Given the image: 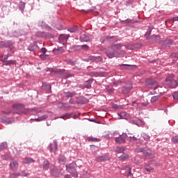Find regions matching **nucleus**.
Here are the masks:
<instances>
[{
	"mask_svg": "<svg viewBox=\"0 0 178 178\" xmlns=\"http://www.w3.org/2000/svg\"><path fill=\"white\" fill-rule=\"evenodd\" d=\"M42 168L44 170H47L49 168V162L47 160H44L42 164Z\"/></svg>",
	"mask_w": 178,
	"mask_h": 178,
	"instance_id": "2f4dec72",
	"label": "nucleus"
},
{
	"mask_svg": "<svg viewBox=\"0 0 178 178\" xmlns=\"http://www.w3.org/2000/svg\"><path fill=\"white\" fill-rule=\"evenodd\" d=\"M64 95L66 97V98H72V97H74V95H76V92L68 91L65 92Z\"/></svg>",
	"mask_w": 178,
	"mask_h": 178,
	"instance_id": "5701e85b",
	"label": "nucleus"
},
{
	"mask_svg": "<svg viewBox=\"0 0 178 178\" xmlns=\"http://www.w3.org/2000/svg\"><path fill=\"white\" fill-rule=\"evenodd\" d=\"M172 97H173L174 99H177V98H178L177 92H174L173 95H172Z\"/></svg>",
	"mask_w": 178,
	"mask_h": 178,
	"instance_id": "6e6d98bb",
	"label": "nucleus"
},
{
	"mask_svg": "<svg viewBox=\"0 0 178 178\" xmlns=\"http://www.w3.org/2000/svg\"><path fill=\"white\" fill-rule=\"evenodd\" d=\"M4 48H8V49H13L15 48V46H13V43L10 40L4 41Z\"/></svg>",
	"mask_w": 178,
	"mask_h": 178,
	"instance_id": "9b49d317",
	"label": "nucleus"
},
{
	"mask_svg": "<svg viewBox=\"0 0 178 178\" xmlns=\"http://www.w3.org/2000/svg\"><path fill=\"white\" fill-rule=\"evenodd\" d=\"M129 123L131 124H136L138 127H143L145 125V122L142 120H130Z\"/></svg>",
	"mask_w": 178,
	"mask_h": 178,
	"instance_id": "423d86ee",
	"label": "nucleus"
},
{
	"mask_svg": "<svg viewBox=\"0 0 178 178\" xmlns=\"http://www.w3.org/2000/svg\"><path fill=\"white\" fill-rule=\"evenodd\" d=\"M41 52L42 53V54L40 55V57L42 58V56H44L45 54H47V49H45L44 47L42 48Z\"/></svg>",
	"mask_w": 178,
	"mask_h": 178,
	"instance_id": "de8ad7c7",
	"label": "nucleus"
},
{
	"mask_svg": "<svg viewBox=\"0 0 178 178\" xmlns=\"http://www.w3.org/2000/svg\"><path fill=\"white\" fill-rule=\"evenodd\" d=\"M38 26H40V27H42V29H44V30H47V31H51V30H52V28L48 26V24H47V23L43 21L39 22Z\"/></svg>",
	"mask_w": 178,
	"mask_h": 178,
	"instance_id": "9d476101",
	"label": "nucleus"
},
{
	"mask_svg": "<svg viewBox=\"0 0 178 178\" xmlns=\"http://www.w3.org/2000/svg\"><path fill=\"white\" fill-rule=\"evenodd\" d=\"M50 171L52 176H54V177H59L60 174L59 172H58V170H56V168H54V169L51 168Z\"/></svg>",
	"mask_w": 178,
	"mask_h": 178,
	"instance_id": "aec40b11",
	"label": "nucleus"
},
{
	"mask_svg": "<svg viewBox=\"0 0 178 178\" xmlns=\"http://www.w3.org/2000/svg\"><path fill=\"white\" fill-rule=\"evenodd\" d=\"M58 163L60 165H65L66 163V157H65V156H60L58 158Z\"/></svg>",
	"mask_w": 178,
	"mask_h": 178,
	"instance_id": "b1692460",
	"label": "nucleus"
},
{
	"mask_svg": "<svg viewBox=\"0 0 178 178\" xmlns=\"http://www.w3.org/2000/svg\"><path fill=\"white\" fill-rule=\"evenodd\" d=\"M46 119H48V115H44L38 118H35V122H42V120H46Z\"/></svg>",
	"mask_w": 178,
	"mask_h": 178,
	"instance_id": "393cba45",
	"label": "nucleus"
},
{
	"mask_svg": "<svg viewBox=\"0 0 178 178\" xmlns=\"http://www.w3.org/2000/svg\"><path fill=\"white\" fill-rule=\"evenodd\" d=\"M2 113H4L5 115H10L12 111H2Z\"/></svg>",
	"mask_w": 178,
	"mask_h": 178,
	"instance_id": "052dcab7",
	"label": "nucleus"
},
{
	"mask_svg": "<svg viewBox=\"0 0 178 178\" xmlns=\"http://www.w3.org/2000/svg\"><path fill=\"white\" fill-rule=\"evenodd\" d=\"M10 159V156L9 154H3L1 155V159H4L5 161H8V159Z\"/></svg>",
	"mask_w": 178,
	"mask_h": 178,
	"instance_id": "37998d69",
	"label": "nucleus"
},
{
	"mask_svg": "<svg viewBox=\"0 0 178 178\" xmlns=\"http://www.w3.org/2000/svg\"><path fill=\"white\" fill-rule=\"evenodd\" d=\"M97 161H98L99 162L106 161V157L105 156H100L97 158Z\"/></svg>",
	"mask_w": 178,
	"mask_h": 178,
	"instance_id": "e433bc0d",
	"label": "nucleus"
},
{
	"mask_svg": "<svg viewBox=\"0 0 178 178\" xmlns=\"http://www.w3.org/2000/svg\"><path fill=\"white\" fill-rule=\"evenodd\" d=\"M122 45L120 44H116L111 47V49H120Z\"/></svg>",
	"mask_w": 178,
	"mask_h": 178,
	"instance_id": "4c0bfd02",
	"label": "nucleus"
},
{
	"mask_svg": "<svg viewBox=\"0 0 178 178\" xmlns=\"http://www.w3.org/2000/svg\"><path fill=\"white\" fill-rule=\"evenodd\" d=\"M111 49H107L106 51V55L110 59H112V58H115V52L111 51Z\"/></svg>",
	"mask_w": 178,
	"mask_h": 178,
	"instance_id": "dca6fc26",
	"label": "nucleus"
},
{
	"mask_svg": "<svg viewBox=\"0 0 178 178\" xmlns=\"http://www.w3.org/2000/svg\"><path fill=\"white\" fill-rule=\"evenodd\" d=\"M126 138H127V134L123 133L119 137L115 138L116 144H124L126 143Z\"/></svg>",
	"mask_w": 178,
	"mask_h": 178,
	"instance_id": "20e7f679",
	"label": "nucleus"
},
{
	"mask_svg": "<svg viewBox=\"0 0 178 178\" xmlns=\"http://www.w3.org/2000/svg\"><path fill=\"white\" fill-rule=\"evenodd\" d=\"M141 137L143 138V140H145V141H149L151 138V137H149V135L145 133H143L141 134Z\"/></svg>",
	"mask_w": 178,
	"mask_h": 178,
	"instance_id": "c756f323",
	"label": "nucleus"
},
{
	"mask_svg": "<svg viewBox=\"0 0 178 178\" xmlns=\"http://www.w3.org/2000/svg\"><path fill=\"white\" fill-rule=\"evenodd\" d=\"M6 66H8L10 65H15V61L10 60H8L5 63Z\"/></svg>",
	"mask_w": 178,
	"mask_h": 178,
	"instance_id": "49530a36",
	"label": "nucleus"
},
{
	"mask_svg": "<svg viewBox=\"0 0 178 178\" xmlns=\"http://www.w3.org/2000/svg\"><path fill=\"white\" fill-rule=\"evenodd\" d=\"M92 40V37L88 33H83L80 36V41L82 42H88V41H91Z\"/></svg>",
	"mask_w": 178,
	"mask_h": 178,
	"instance_id": "39448f33",
	"label": "nucleus"
},
{
	"mask_svg": "<svg viewBox=\"0 0 178 178\" xmlns=\"http://www.w3.org/2000/svg\"><path fill=\"white\" fill-rule=\"evenodd\" d=\"M149 152H144V154L145 155V156H151V152L149 150H148Z\"/></svg>",
	"mask_w": 178,
	"mask_h": 178,
	"instance_id": "4d7b16f0",
	"label": "nucleus"
},
{
	"mask_svg": "<svg viewBox=\"0 0 178 178\" xmlns=\"http://www.w3.org/2000/svg\"><path fill=\"white\" fill-rule=\"evenodd\" d=\"M145 149L143 147L136 149V152H144Z\"/></svg>",
	"mask_w": 178,
	"mask_h": 178,
	"instance_id": "603ef678",
	"label": "nucleus"
},
{
	"mask_svg": "<svg viewBox=\"0 0 178 178\" xmlns=\"http://www.w3.org/2000/svg\"><path fill=\"white\" fill-rule=\"evenodd\" d=\"M120 84H122V81L120 80L114 82V86H115V87H118V86H120Z\"/></svg>",
	"mask_w": 178,
	"mask_h": 178,
	"instance_id": "864d4df0",
	"label": "nucleus"
},
{
	"mask_svg": "<svg viewBox=\"0 0 178 178\" xmlns=\"http://www.w3.org/2000/svg\"><path fill=\"white\" fill-rule=\"evenodd\" d=\"M116 154H123L124 151H126V147L122 146V147H117L115 149Z\"/></svg>",
	"mask_w": 178,
	"mask_h": 178,
	"instance_id": "a211bd4d",
	"label": "nucleus"
},
{
	"mask_svg": "<svg viewBox=\"0 0 178 178\" xmlns=\"http://www.w3.org/2000/svg\"><path fill=\"white\" fill-rule=\"evenodd\" d=\"M123 170H125L127 176H132L131 175V165H127L123 168Z\"/></svg>",
	"mask_w": 178,
	"mask_h": 178,
	"instance_id": "ddd939ff",
	"label": "nucleus"
},
{
	"mask_svg": "<svg viewBox=\"0 0 178 178\" xmlns=\"http://www.w3.org/2000/svg\"><path fill=\"white\" fill-rule=\"evenodd\" d=\"M5 47V41H0V48Z\"/></svg>",
	"mask_w": 178,
	"mask_h": 178,
	"instance_id": "5fc2aeb1",
	"label": "nucleus"
},
{
	"mask_svg": "<svg viewBox=\"0 0 178 178\" xmlns=\"http://www.w3.org/2000/svg\"><path fill=\"white\" fill-rule=\"evenodd\" d=\"M95 7H92V8L85 11L86 13H92V12H95Z\"/></svg>",
	"mask_w": 178,
	"mask_h": 178,
	"instance_id": "8fccbe9b",
	"label": "nucleus"
},
{
	"mask_svg": "<svg viewBox=\"0 0 178 178\" xmlns=\"http://www.w3.org/2000/svg\"><path fill=\"white\" fill-rule=\"evenodd\" d=\"M145 170H147V172H151V170H152V167L149 166V165H146L145 167Z\"/></svg>",
	"mask_w": 178,
	"mask_h": 178,
	"instance_id": "3c124183",
	"label": "nucleus"
},
{
	"mask_svg": "<svg viewBox=\"0 0 178 178\" xmlns=\"http://www.w3.org/2000/svg\"><path fill=\"white\" fill-rule=\"evenodd\" d=\"M89 141H91L92 143H98L99 142V139L92 137H89L88 138Z\"/></svg>",
	"mask_w": 178,
	"mask_h": 178,
	"instance_id": "ea45409f",
	"label": "nucleus"
},
{
	"mask_svg": "<svg viewBox=\"0 0 178 178\" xmlns=\"http://www.w3.org/2000/svg\"><path fill=\"white\" fill-rule=\"evenodd\" d=\"M129 141H130V143H136V141H137V138L135 136H130L129 138Z\"/></svg>",
	"mask_w": 178,
	"mask_h": 178,
	"instance_id": "c03bdc74",
	"label": "nucleus"
},
{
	"mask_svg": "<svg viewBox=\"0 0 178 178\" xmlns=\"http://www.w3.org/2000/svg\"><path fill=\"white\" fill-rule=\"evenodd\" d=\"M34 162V159L31 157H27L24 159V163H33Z\"/></svg>",
	"mask_w": 178,
	"mask_h": 178,
	"instance_id": "cd10ccee",
	"label": "nucleus"
},
{
	"mask_svg": "<svg viewBox=\"0 0 178 178\" xmlns=\"http://www.w3.org/2000/svg\"><path fill=\"white\" fill-rule=\"evenodd\" d=\"M76 166H77L76 163H72L69 165H66L67 171L68 173H71L73 177H77L79 176V173L76 171V169H74Z\"/></svg>",
	"mask_w": 178,
	"mask_h": 178,
	"instance_id": "f03ea898",
	"label": "nucleus"
},
{
	"mask_svg": "<svg viewBox=\"0 0 178 178\" xmlns=\"http://www.w3.org/2000/svg\"><path fill=\"white\" fill-rule=\"evenodd\" d=\"M90 59H91V60H97V59L95 58V56H91Z\"/></svg>",
	"mask_w": 178,
	"mask_h": 178,
	"instance_id": "69168bd1",
	"label": "nucleus"
},
{
	"mask_svg": "<svg viewBox=\"0 0 178 178\" xmlns=\"http://www.w3.org/2000/svg\"><path fill=\"white\" fill-rule=\"evenodd\" d=\"M73 116V113H66L63 115L62 116L59 117L58 118L60 119H64V120H66V119H70Z\"/></svg>",
	"mask_w": 178,
	"mask_h": 178,
	"instance_id": "4be33fe9",
	"label": "nucleus"
},
{
	"mask_svg": "<svg viewBox=\"0 0 178 178\" xmlns=\"http://www.w3.org/2000/svg\"><path fill=\"white\" fill-rule=\"evenodd\" d=\"M132 88L133 85L131 83H127L125 86L122 88V94H129Z\"/></svg>",
	"mask_w": 178,
	"mask_h": 178,
	"instance_id": "0eeeda50",
	"label": "nucleus"
},
{
	"mask_svg": "<svg viewBox=\"0 0 178 178\" xmlns=\"http://www.w3.org/2000/svg\"><path fill=\"white\" fill-rule=\"evenodd\" d=\"M38 48V46L37 45V42H34L33 43H31L28 49L29 51H31L32 52H34L35 49Z\"/></svg>",
	"mask_w": 178,
	"mask_h": 178,
	"instance_id": "4468645a",
	"label": "nucleus"
},
{
	"mask_svg": "<svg viewBox=\"0 0 178 178\" xmlns=\"http://www.w3.org/2000/svg\"><path fill=\"white\" fill-rule=\"evenodd\" d=\"M113 108L114 109L118 108V105H116V104L113 105Z\"/></svg>",
	"mask_w": 178,
	"mask_h": 178,
	"instance_id": "774afa93",
	"label": "nucleus"
},
{
	"mask_svg": "<svg viewBox=\"0 0 178 178\" xmlns=\"http://www.w3.org/2000/svg\"><path fill=\"white\" fill-rule=\"evenodd\" d=\"M49 149L50 152H55L56 151H58V143L56 141L54 140L53 143L49 144Z\"/></svg>",
	"mask_w": 178,
	"mask_h": 178,
	"instance_id": "1a4fd4ad",
	"label": "nucleus"
},
{
	"mask_svg": "<svg viewBox=\"0 0 178 178\" xmlns=\"http://www.w3.org/2000/svg\"><path fill=\"white\" fill-rule=\"evenodd\" d=\"M70 104H74V100L73 99H70Z\"/></svg>",
	"mask_w": 178,
	"mask_h": 178,
	"instance_id": "0e129e2a",
	"label": "nucleus"
},
{
	"mask_svg": "<svg viewBox=\"0 0 178 178\" xmlns=\"http://www.w3.org/2000/svg\"><path fill=\"white\" fill-rule=\"evenodd\" d=\"M10 167L11 168L12 170H16L17 168H19V163L17 161H12L10 163Z\"/></svg>",
	"mask_w": 178,
	"mask_h": 178,
	"instance_id": "f8f14e48",
	"label": "nucleus"
},
{
	"mask_svg": "<svg viewBox=\"0 0 178 178\" xmlns=\"http://www.w3.org/2000/svg\"><path fill=\"white\" fill-rule=\"evenodd\" d=\"M171 140H172V142L174 143V144H177L178 136H173Z\"/></svg>",
	"mask_w": 178,
	"mask_h": 178,
	"instance_id": "a19ab883",
	"label": "nucleus"
},
{
	"mask_svg": "<svg viewBox=\"0 0 178 178\" xmlns=\"http://www.w3.org/2000/svg\"><path fill=\"white\" fill-rule=\"evenodd\" d=\"M159 99V95H157V96H153L152 98H151V102H156V101Z\"/></svg>",
	"mask_w": 178,
	"mask_h": 178,
	"instance_id": "79ce46f5",
	"label": "nucleus"
},
{
	"mask_svg": "<svg viewBox=\"0 0 178 178\" xmlns=\"http://www.w3.org/2000/svg\"><path fill=\"white\" fill-rule=\"evenodd\" d=\"M54 54H63L65 52V49L62 47H59L58 49H56L53 50Z\"/></svg>",
	"mask_w": 178,
	"mask_h": 178,
	"instance_id": "c85d7f7f",
	"label": "nucleus"
},
{
	"mask_svg": "<svg viewBox=\"0 0 178 178\" xmlns=\"http://www.w3.org/2000/svg\"><path fill=\"white\" fill-rule=\"evenodd\" d=\"M69 37H70V35L63 34L60 35L59 37L60 41H63V42H66L67 40L69 39Z\"/></svg>",
	"mask_w": 178,
	"mask_h": 178,
	"instance_id": "f3484780",
	"label": "nucleus"
},
{
	"mask_svg": "<svg viewBox=\"0 0 178 178\" xmlns=\"http://www.w3.org/2000/svg\"><path fill=\"white\" fill-rule=\"evenodd\" d=\"M9 56H10V55L7 54V55H5L3 57L0 58L1 62H6V60H8V58H9Z\"/></svg>",
	"mask_w": 178,
	"mask_h": 178,
	"instance_id": "58836bf2",
	"label": "nucleus"
},
{
	"mask_svg": "<svg viewBox=\"0 0 178 178\" xmlns=\"http://www.w3.org/2000/svg\"><path fill=\"white\" fill-rule=\"evenodd\" d=\"M64 178H70V175H65L64 176Z\"/></svg>",
	"mask_w": 178,
	"mask_h": 178,
	"instance_id": "338daca9",
	"label": "nucleus"
},
{
	"mask_svg": "<svg viewBox=\"0 0 178 178\" xmlns=\"http://www.w3.org/2000/svg\"><path fill=\"white\" fill-rule=\"evenodd\" d=\"M131 19H125V20H122L121 21V23L122 24H129V23H131Z\"/></svg>",
	"mask_w": 178,
	"mask_h": 178,
	"instance_id": "a18cd8bd",
	"label": "nucleus"
},
{
	"mask_svg": "<svg viewBox=\"0 0 178 178\" xmlns=\"http://www.w3.org/2000/svg\"><path fill=\"white\" fill-rule=\"evenodd\" d=\"M50 171L52 176H54V177H59L60 174L59 172H58V170H56V168H54V169L51 168Z\"/></svg>",
	"mask_w": 178,
	"mask_h": 178,
	"instance_id": "412c9836",
	"label": "nucleus"
},
{
	"mask_svg": "<svg viewBox=\"0 0 178 178\" xmlns=\"http://www.w3.org/2000/svg\"><path fill=\"white\" fill-rule=\"evenodd\" d=\"M57 30H62V25H58L55 26Z\"/></svg>",
	"mask_w": 178,
	"mask_h": 178,
	"instance_id": "e2e57ef3",
	"label": "nucleus"
},
{
	"mask_svg": "<svg viewBox=\"0 0 178 178\" xmlns=\"http://www.w3.org/2000/svg\"><path fill=\"white\" fill-rule=\"evenodd\" d=\"M63 79H69V77H70V76H69V74H65L64 75L62 76Z\"/></svg>",
	"mask_w": 178,
	"mask_h": 178,
	"instance_id": "13d9d810",
	"label": "nucleus"
},
{
	"mask_svg": "<svg viewBox=\"0 0 178 178\" xmlns=\"http://www.w3.org/2000/svg\"><path fill=\"white\" fill-rule=\"evenodd\" d=\"M92 79H89L88 80V81L86 82V83H85L83 85V87L85 88H91V84H92Z\"/></svg>",
	"mask_w": 178,
	"mask_h": 178,
	"instance_id": "bb28decb",
	"label": "nucleus"
},
{
	"mask_svg": "<svg viewBox=\"0 0 178 178\" xmlns=\"http://www.w3.org/2000/svg\"><path fill=\"white\" fill-rule=\"evenodd\" d=\"M152 31V29H149V30L145 34V37L147 40L152 41V42H156V41H159L161 40V36L159 35H152L151 37V33Z\"/></svg>",
	"mask_w": 178,
	"mask_h": 178,
	"instance_id": "7ed1b4c3",
	"label": "nucleus"
},
{
	"mask_svg": "<svg viewBox=\"0 0 178 178\" xmlns=\"http://www.w3.org/2000/svg\"><path fill=\"white\" fill-rule=\"evenodd\" d=\"M8 148V143L3 142L0 144V151H4Z\"/></svg>",
	"mask_w": 178,
	"mask_h": 178,
	"instance_id": "a878e982",
	"label": "nucleus"
},
{
	"mask_svg": "<svg viewBox=\"0 0 178 178\" xmlns=\"http://www.w3.org/2000/svg\"><path fill=\"white\" fill-rule=\"evenodd\" d=\"M175 74H170L165 79L166 84L170 87V88H176L177 87V81L174 80Z\"/></svg>",
	"mask_w": 178,
	"mask_h": 178,
	"instance_id": "f257e3e1",
	"label": "nucleus"
},
{
	"mask_svg": "<svg viewBox=\"0 0 178 178\" xmlns=\"http://www.w3.org/2000/svg\"><path fill=\"white\" fill-rule=\"evenodd\" d=\"M21 176L20 172L13 173L10 175V178H17Z\"/></svg>",
	"mask_w": 178,
	"mask_h": 178,
	"instance_id": "c9c22d12",
	"label": "nucleus"
},
{
	"mask_svg": "<svg viewBox=\"0 0 178 178\" xmlns=\"http://www.w3.org/2000/svg\"><path fill=\"white\" fill-rule=\"evenodd\" d=\"M178 20V17H175L171 19V22H177Z\"/></svg>",
	"mask_w": 178,
	"mask_h": 178,
	"instance_id": "680f3d73",
	"label": "nucleus"
},
{
	"mask_svg": "<svg viewBox=\"0 0 178 178\" xmlns=\"http://www.w3.org/2000/svg\"><path fill=\"white\" fill-rule=\"evenodd\" d=\"M13 109L15 111H22L23 110V104H15L13 105Z\"/></svg>",
	"mask_w": 178,
	"mask_h": 178,
	"instance_id": "6ab92c4d",
	"label": "nucleus"
},
{
	"mask_svg": "<svg viewBox=\"0 0 178 178\" xmlns=\"http://www.w3.org/2000/svg\"><path fill=\"white\" fill-rule=\"evenodd\" d=\"M118 115L119 119H129V114L124 111L118 113Z\"/></svg>",
	"mask_w": 178,
	"mask_h": 178,
	"instance_id": "2eb2a0df",
	"label": "nucleus"
},
{
	"mask_svg": "<svg viewBox=\"0 0 178 178\" xmlns=\"http://www.w3.org/2000/svg\"><path fill=\"white\" fill-rule=\"evenodd\" d=\"M78 31H79V28H77V26H74L72 28L68 29V31H70V33H76Z\"/></svg>",
	"mask_w": 178,
	"mask_h": 178,
	"instance_id": "f704fd0d",
	"label": "nucleus"
},
{
	"mask_svg": "<svg viewBox=\"0 0 178 178\" xmlns=\"http://www.w3.org/2000/svg\"><path fill=\"white\" fill-rule=\"evenodd\" d=\"M78 48H82L83 49H88L90 47L87 44H83L81 46H77Z\"/></svg>",
	"mask_w": 178,
	"mask_h": 178,
	"instance_id": "09e8293b",
	"label": "nucleus"
},
{
	"mask_svg": "<svg viewBox=\"0 0 178 178\" xmlns=\"http://www.w3.org/2000/svg\"><path fill=\"white\" fill-rule=\"evenodd\" d=\"M147 84H148V86H151L152 87H153L154 90H156V88H158V87H159V84H158V82H156V81H154L152 79L147 80Z\"/></svg>",
	"mask_w": 178,
	"mask_h": 178,
	"instance_id": "6e6552de",
	"label": "nucleus"
},
{
	"mask_svg": "<svg viewBox=\"0 0 178 178\" xmlns=\"http://www.w3.org/2000/svg\"><path fill=\"white\" fill-rule=\"evenodd\" d=\"M35 35L37 37H38L39 38H44V37H45V35H47V33H45L44 32H37L35 33Z\"/></svg>",
	"mask_w": 178,
	"mask_h": 178,
	"instance_id": "473e14b6",
	"label": "nucleus"
},
{
	"mask_svg": "<svg viewBox=\"0 0 178 178\" xmlns=\"http://www.w3.org/2000/svg\"><path fill=\"white\" fill-rule=\"evenodd\" d=\"M42 87H44L45 88V90H47V91H51V83H43L42 84Z\"/></svg>",
	"mask_w": 178,
	"mask_h": 178,
	"instance_id": "72a5a7b5",
	"label": "nucleus"
},
{
	"mask_svg": "<svg viewBox=\"0 0 178 178\" xmlns=\"http://www.w3.org/2000/svg\"><path fill=\"white\" fill-rule=\"evenodd\" d=\"M48 70H49L52 72H60V70H54L53 68H50V69L49 68Z\"/></svg>",
	"mask_w": 178,
	"mask_h": 178,
	"instance_id": "bf43d9fd",
	"label": "nucleus"
},
{
	"mask_svg": "<svg viewBox=\"0 0 178 178\" xmlns=\"http://www.w3.org/2000/svg\"><path fill=\"white\" fill-rule=\"evenodd\" d=\"M120 161H126V159H129V154H123L119 156Z\"/></svg>",
	"mask_w": 178,
	"mask_h": 178,
	"instance_id": "7c9ffc66",
	"label": "nucleus"
}]
</instances>
